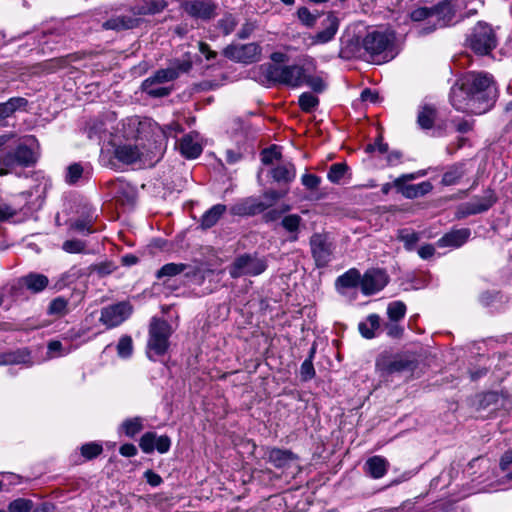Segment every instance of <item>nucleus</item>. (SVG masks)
Here are the masks:
<instances>
[{
	"label": "nucleus",
	"mask_w": 512,
	"mask_h": 512,
	"mask_svg": "<svg viewBox=\"0 0 512 512\" xmlns=\"http://www.w3.org/2000/svg\"><path fill=\"white\" fill-rule=\"evenodd\" d=\"M497 90L491 76L483 73H467L452 86L450 102L461 112L483 114L496 100Z\"/></svg>",
	"instance_id": "f257e3e1"
},
{
	"label": "nucleus",
	"mask_w": 512,
	"mask_h": 512,
	"mask_svg": "<svg viewBox=\"0 0 512 512\" xmlns=\"http://www.w3.org/2000/svg\"><path fill=\"white\" fill-rule=\"evenodd\" d=\"M115 158L126 165L153 166L162 156V148L156 143L148 145L136 140L124 142L115 146Z\"/></svg>",
	"instance_id": "f03ea898"
},
{
	"label": "nucleus",
	"mask_w": 512,
	"mask_h": 512,
	"mask_svg": "<svg viewBox=\"0 0 512 512\" xmlns=\"http://www.w3.org/2000/svg\"><path fill=\"white\" fill-rule=\"evenodd\" d=\"M393 33L387 31H372L362 39L359 56L365 57L368 61L382 64L394 58L393 54Z\"/></svg>",
	"instance_id": "7ed1b4c3"
},
{
	"label": "nucleus",
	"mask_w": 512,
	"mask_h": 512,
	"mask_svg": "<svg viewBox=\"0 0 512 512\" xmlns=\"http://www.w3.org/2000/svg\"><path fill=\"white\" fill-rule=\"evenodd\" d=\"M37 141L33 136L26 137L14 152L0 155V175H6L15 166H30L36 161Z\"/></svg>",
	"instance_id": "20e7f679"
},
{
	"label": "nucleus",
	"mask_w": 512,
	"mask_h": 512,
	"mask_svg": "<svg viewBox=\"0 0 512 512\" xmlns=\"http://www.w3.org/2000/svg\"><path fill=\"white\" fill-rule=\"evenodd\" d=\"M172 333V327L166 320L152 318L147 343V355L150 359H154V356H162L167 352Z\"/></svg>",
	"instance_id": "39448f33"
},
{
	"label": "nucleus",
	"mask_w": 512,
	"mask_h": 512,
	"mask_svg": "<svg viewBox=\"0 0 512 512\" xmlns=\"http://www.w3.org/2000/svg\"><path fill=\"white\" fill-rule=\"evenodd\" d=\"M466 43L474 53L484 56L496 48L497 37L489 24L480 21L467 35Z\"/></svg>",
	"instance_id": "423d86ee"
},
{
	"label": "nucleus",
	"mask_w": 512,
	"mask_h": 512,
	"mask_svg": "<svg viewBox=\"0 0 512 512\" xmlns=\"http://www.w3.org/2000/svg\"><path fill=\"white\" fill-rule=\"evenodd\" d=\"M376 372L383 381H391L394 376L405 371H412L414 361L405 355L382 354L376 360Z\"/></svg>",
	"instance_id": "0eeeda50"
},
{
	"label": "nucleus",
	"mask_w": 512,
	"mask_h": 512,
	"mask_svg": "<svg viewBox=\"0 0 512 512\" xmlns=\"http://www.w3.org/2000/svg\"><path fill=\"white\" fill-rule=\"evenodd\" d=\"M264 74L270 82L296 88L303 85L305 69L299 65L279 66L269 64L264 68Z\"/></svg>",
	"instance_id": "6e6552de"
},
{
	"label": "nucleus",
	"mask_w": 512,
	"mask_h": 512,
	"mask_svg": "<svg viewBox=\"0 0 512 512\" xmlns=\"http://www.w3.org/2000/svg\"><path fill=\"white\" fill-rule=\"evenodd\" d=\"M267 268L264 259L242 255L238 257L229 269L231 277L238 278L244 275L257 276L263 273Z\"/></svg>",
	"instance_id": "1a4fd4ad"
},
{
	"label": "nucleus",
	"mask_w": 512,
	"mask_h": 512,
	"mask_svg": "<svg viewBox=\"0 0 512 512\" xmlns=\"http://www.w3.org/2000/svg\"><path fill=\"white\" fill-rule=\"evenodd\" d=\"M224 55L235 62L248 64L260 60L261 48L257 43L231 44L224 49Z\"/></svg>",
	"instance_id": "9d476101"
},
{
	"label": "nucleus",
	"mask_w": 512,
	"mask_h": 512,
	"mask_svg": "<svg viewBox=\"0 0 512 512\" xmlns=\"http://www.w3.org/2000/svg\"><path fill=\"white\" fill-rule=\"evenodd\" d=\"M268 461L276 468L283 469L287 472V476L295 477L300 471V467L297 463L298 457L290 450H284L279 448H272L267 452Z\"/></svg>",
	"instance_id": "9b49d317"
},
{
	"label": "nucleus",
	"mask_w": 512,
	"mask_h": 512,
	"mask_svg": "<svg viewBox=\"0 0 512 512\" xmlns=\"http://www.w3.org/2000/svg\"><path fill=\"white\" fill-rule=\"evenodd\" d=\"M191 67V57L189 54H186L183 59H178L171 62L169 67L156 71L149 78L157 82L158 84H164L175 80L183 73H187L191 69Z\"/></svg>",
	"instance_id": "f8f14e48"
},
{
	"label": "nucleus",
	"mask_w": 512,
	"mask_h": 512,
	"mask_svg": "<svg viewBox=\"0 0 512 512\" xmlns=\"http://www.w3.org/2000/svg\"><path fill=\"white\" fill-rule=\"evenodd\" d=\"M313 258L318 267H325L332 258V244L326 235L314 234L310 239Z\"/></svg>",
	"instance_id": "ddd939ff"
},
{
	"label": "nucleus",
	"mask_w": 512,
	"mask_h": 512,
	"mask_svg": "<svg viewBox=\"0 0 512 512\" xmlns=\"http://www.w3.org/2000/svg\"><path fill=\"white\" fill-rule=\"evenodd\" d=\"M131 313V306L126 302L104 307L101 310L100 321L109 328L121 324Z\"/></svg>",
	"instance_id": "4468645a"
},
{
	"label": "nucleus",
	"mask_w": 512,
	"mask_h": 512,
	"mask_svg": "<svg viewBox=\"0 0 512 512\" xmlns=\"http://www.w3.org/2000/svg\"><path fill=\"white\" fill-rule=\"evenodd\" d=\"M183 9L191 17L207 21L215 16L216 4L212 0H191L183 4Z\"/></svg>",
	"instance_id": "2eb2a0df"
},
{
	"label": "nucleus",
	"mask_w": 512,
	"mask_h": 512,
	"mask_svg": "<svg viewBox=\"0 0 512 512\" xmlns=\"http://www.w3.org/2000/svg\"><path fill=\"white\" fill-rule=\"evenodd\" d=\"M323 29L312 37L313 44H326L332 41L339 29L340 20L335 12H328L322 21Z\"/></svg>",
	"instance_id": "dca6fc26"
},
{
	"label": "nucleus",
	"mask_w": 512,
	"mask_h": 512,
	"mask_svg": "<svg viewBox=\"0 0 512 512\" xmlns=\"http://www.w3.org/2000/svg\"><path fill=\"white\" fill-rule=\"evenodd\" d=\"M139 446L147 454L152 453L154 450L164 454L169 451L171 440L167 435L158 436L154 432H146L142 435Z\"/></svg>",
	"instance_id": "f3484780"
},
{
	"label": "nucleus",
	"mask_w": 512,
	"mask_h": 512,
	"mask_svg": "<svg viewBox=\"0 0 512 512\" xmlns=\"http://www.w3.org/2000/svg\"><path fill=\"white\" fill-rule=\"evenodd\" d=\"M387 282L388 278L383 270H368L361 279V289L366 295L374 294L383 289Z\"/></svg>",
	"instance_id": "a211bd4d"
},
{
	"label": "nucleus",
	"mask_w": 512,
	"mask_h": 512,
	"mask_svg": "<svg viewBox=\"0 0 512 512\" xmlns=\"http://www.w3.org/2000/svg\"><path fill=\"white\" fill-rule=\"evenodd\" d=\"M180 153L188 158H197L202 153V144L200 135L197 132H191L183 136L178 143Z\"/></svg>",
	"instance_id": "6ab92c4d"
},
{
	"label": "nucleus",
	"mask_w": 512,
	"mask_h": 512,
	"mask_svg": "<svg viewBox=\"0 0 512 512\" xmlns=\"http://www.w3.org/2000/svg\"><path fill=\"white\" fill-rule=\"evenodd\" d=\"M28 100L24 97H11L6 102L0 103V125L5 126L6 120L14 116L16 112L27 110Z\"/></svg>",
	"instance_id": "aec40b11"
},
{
	"label": "nucleus",
	"mask_w": 512,
	"mask_h": 512,
	"mask_svg": "<svg viewBox=\"0 0 512 512\" xmlns=\"http://www.w3.org/2000/svg\"><path fill=\"white\" fill-rule=\"evenodd\" d=\"M496 202V197L491 190L484 192L482 196L471 199L464 205L466 214H478L487 211Z\"/></svg>",
	"instance_id": "412c9836"
},
{
	"label": "nucleus",
	"mask_w": 512,
	"mask_h": 512,
	"mask_svg": "<svg viewBox=\"0 0 512 512\" xmlns=\"http://www.w3.org/2000/svg\"><path fill=\"white\" fill-rule=\"evenodd\" d=\"M111 193L123 205H132L136 197L133 187L120 179L111 183Z\"/></svg>",
	"instance_id": "4be33fe9"
},
{
	"label": "nucleus",
	"mask_w": 512,
	"mask_h": 512,
	"mask_svg": "<svg viewBox=\"0 0 512 512\" xmlns=\"http://www.w3.org/2000/svg\"><path fill=\"white\" fill-rule=\"evenodd\" d=\"M269 173L278 183H290L296 177V168L290 161H280Z\"/></svg>",
	"instance_id": "5701e85b"
},
{
	"label": "nucleus",
	"mask_w": 512,
	"mask_h": 512,
	"mask_svg": "<svg viewBox=\"0 0 512 512\" xmlns=\"http://www.w3.org/2000/svg\"><path fill=\"white\" fill-rule=\"evenodd\" d=\"M470 237L469 229H459L445 234L437 241L438 247L458 248L462 246Z\"/></svg>",
	"instance_id": "b1692460"
},
{
	"label": "nucleus",
	"mask_w": 512,
	"mask_h": 512,
	"mask_svg": "<svg viewBox=\"0 0 512 512\" xmlns=\"http://www.w3.org/2000/svg\"><path fill=\"white\" fill-rule=\"evenodd\" d=\"M454 16V9L449 1H444L440 4H438L433 10H432V17L434 21V26L443 27L448 25Z\"/></svg>",
	"instance_id": "393cba45"
},
{
	"label": "nucleus",
	"mask_w": 512,
	"mask_h": 512,
	"mask_svg": "<svg viewBox=\"0 0 512 512\" xmlns=\"http://www.w3.org/2000/svg\"><path fill=\"white\" fill-rule=\"evenodd\" d=\"M269 205L255 199H246L231 207L234 215H254L264 211Z\"/></svg>",
	"instance_id": "a878e982"
},
{
	"label": "nucleus",
	"mask_w": 512,
	"mask_h": 512,
	"mask_svg": "<svg viewBox=\"0 0 512 512\" xmlns=\"http://www.w3.org/2000/svg\"><path fill=\"white\" fill-rule=\"evenodd\" d=\"M22 286L33 293L42 292L49 284L48 277L40 273H29L20 279Z\"/></svg>",
	"instance_id": "bb28decb"
},
{
	"label": "nucleus",
	"mask_w": 512,
	"mask_h": 512,
	"mask_svg": "<svg viewBox=\"0 0 512 512\" xmlns=\"http://www.w3.org/2000/svg\"><path fill=\"white\" fill-rule=\"evenodd\" d=\"M365 467L371 477L378 479L386 474L388 462L381 456H373L366 461Z\"/></svg>",
	"instance_id": "cd10ccee"
},
{
	"label": "nucleus",
	"mask_w": 512,
	"mask_h": 512,
	"mask_svg": "<svg viewBox=\"0 0 512 512\" xmlns=\"http://www.w3.org/2000/svg\"><path fill=\"white\" fill-rule=\"evenodd\" d=\"M227 208L223 204H216L207 210L201 218V227L209 229L213 227L222 215L226 212Z\"/></svg>",
	"instance_id": "c85d7f7f"
},
{
	"label": "nucleus",
	"mask_w": 512,
	"mask_h": 512,
	"mask_svg": "<svg viewBox=\"0 0 512 512\" xmlns=\"http://www.w3.org/2000/svg\"><path fill=\"white\" fill-rule=\"evenodd\" d=\"M425 173H419V174H415V173H410V174H404V175H401L400 177H398L397 179H395L394 181V185L397 187V188H402V193L405 197L407 198H416V197H419L420 195L418 194V190H417V187L416 185H407V186H404V183L407 182V181H410V180H414L416 179L418 176H424Z\"/></svg>",
	"instance_id": "c756f323"
},
{
	"label": "nucleus",
	"mask_w": 512,
	"mask_h": 512,
	"mask_svg": "<svg viewBox=\"0 0 512 512\" xmlns=\"http://www.w3.org/2000/svg\"><path fill=\"white\" fill-rule=\"evenodd\" d=\"M137 19L130 16H116L103 23L105 29L122 30L131 29L137 25Z\"/></svg>",
	"instance_id": "7c9ffc66"
},
{
	"label": "nucleus",
	"mask_w": 512,
	"mask_h": 512,
	"mask_svg": "<svg viewBox=\"0 0 512 512\" xmlns=\"http://www.w3.org/2000/svg\"><path fill=\"white\" fill-rule=\"evenodd\" d=\"M436 119V109L431 105L420 107L417 122L422 129H431Z\"/></svg>",
	"instance_id": "2f4dec72"
},
{
	"label": "nucleus",
	"mask_w": 512,
	"mask_h": 512,
	"mask_svg": "<svg viewBox=\"0 0 512 512\" xmlns=\"http://www.w3.org/2000/svg\"><path fill=\"white\" fill-rule=\"evenodd\" d=\"M380 327V317L377 314L369 315L364 322L359 324L361 335L367 339L375 336L374 331Z\"/></svg>",
	"instance_id": "473e14b6"
},
{
	"label": "nucleus",
	"mask_w": 512,
	"mask_h": 512,
	"mask_svg": "<svg viewBox=\"0 0 512 512\" xmlns=\"http://www.w3.org/2000/svg\"><path fill=\"white\" fill-rule=\"evenodd\" d=\"M142 89L145 93L152 97H165L170 94L171 88L158 84L150 78H147L142 83Z\"/></svg>",
	"instance_id": "72a5a7b5"
},
{
	"label": "nucleus",
	"mask_w": 512,
	"mask_h": 512,
	"mask_svg": "<svg viewBox=\"0 0 512 512\" xmlns=\"http://www.w3.org/2000/svg\"><path fill=\"white\" fill-rule=\"evenodd\" d=\"M68 304L69 301L64 297H56L49 303L47 313L51 316L63 317L69 312Z\"/></svg>",
	"instance_id": "f704fd0d"
},
{
	"label": "nucleus",
	"mask_w": 512,
	"mask_h": 512,
	"mask_svg": "<svg viewBox=\"0 0 512 512\" xmlns=\"http://www.w3.org/2000/svg\"><path fill=\"white\" fill-rule=\"evenodd\" d=\"M406 305L402 301H392L387 306V315L390 322H398L406 315Z\"/></svg>",
	"instance_id": "c9c22d12"
},
{
	"label": "nucleus",
	"mask_w": 512,
	"mask_h": 512,
	"mask_svg": "<svg viewBox=\"0 0 512 512\" xmlns=\"http://www.w3.org/2000/svg\"><path fill=\"white\" fill-rule=\"evenodd\" d=\"M397 238L404 243V247L407 251H412L420 240V233L402 229L399 230Z\"/></svg>",
	"instance_id": "e433bc0d"
},
{
	"label": "nucleus",
	"mask_w": 512,
	"mask_h": 512,
	"mask_svg": "<svg viewBox=\"0 0 512 512\" xmlns=\"http://www.w3.org/2000/svg\"><path fill=\"white\" fill-rule=\"evenodd\" d=\"M302 219L299 215L291 214L287 215L283 218L281 224L283 228L289 233L293 234L290 237V240L296 241L298 239L297 232L300 226Z\"/></svg>",
	"instance_id": "4c0bfd02"
},
{
	"label": "nucleus",
	"mask_w": 512,
	"mask_h": 512,
	"mask_svg": "<svg viewBox=\"0 0 512 512\" xmlns=\"http://www.w3.org/2000/svg\"><path fill=\"white\" fill-rule=\"evenodd\" d=\"M360 273L356 269H350L337 279V284L345 288L356 287L361 284Z\"/></svg>",
	"instance_id": "58836bf2"
},
{
	"label": "nucleus",
	"mask_w": 512,
	"mask_h": 512,
	"mask_svg": "<svg viewBox=\"0 0 512 512\" xmlns=\"http://www.w3.org/2000/svg\"><path fill=\"white\" fill-rule=\"evenodd\" d=\"M307 85L310 87L314 92L321 93L325 90L326 84L324 79L319 74H310L305 69V76L303 79V85Z\"/></svg>",
	"instance_id": "ea45409f"
},
{
	"label": "nucleus",
	"mask_w": 512,
	"mask_h": 512,
	"mask_svg": "<svg viewBox=\"0 0 512 512\" xmlns=\"http://www.w3.org/2000/svg\"><path fill=\"white\" fill-rule=\"evenodd\" d=\"M348 166L345 163L332 164L327 173V178L331 183L339 184L344 178Z\"/></svg>",
	"instance_id": "a19ab883"
},
{
	"label": "nucleus",
	"mask_w": 512,
	"mask_h": 512,
	"mask_svg": "<svg viewBox=\"0 0 512 512\" xmlns=\"http://www.w3.org/2000/svg\"><path fill=\"white\" fill-rule=\"evenodd\" d=\"M298 103L304 112L309 113L316 109L319 104V99L310 92H304L299 96Z\"/></svg>",
	"instance_id": "79ce46f5"
},
{
	"label": "nucleus",
	"mask_w": 512,
	"mask_h": 512,
	"mask_svg": "<svg viewBox=\"0 0 512 512\" xmlns=\"http://www.w3.org/2000/svg\"><path fill=\"white\" fill-rule=\"evenodd\" d=\"M186 265L179 263H168L165 264L161 269H159L156 273V277L161 279L163 277H173L180 273H182L186 269Z\"/></svg>",
	"instance_id": "37998d69"
},
{
	"label": "nucleus",
	"mask_w": 512,
	"mask_h": 512,
	"mask_svg": "<svg viewBox=\"0 0 512 512\" xmlns=\"http://www.w3.org/2000/svg\"><path fill=\"white\" fill-rule=\"evenodd\" d=\"M143 428L142 419L139 417L131 418L125 420L122 425L121 429L128 437H133L137 433H139Z\"/></svg>",
	"instance_id": "c03bdc74"
},
{
	"label": "nucleus",
	"mask_w": 512,
	"mask_h": 512,
	"mask_svg": "<svg viewBox=\"0 0 512 512\" xmlns=\"http://www.w3.org/2000/svg\"><path fill=\"white\" fill-rule=\"evenodd\" d=\"M281 157L280 148L275 145L266 148L261 152V161L264 165H271L275 162L279 163L281 161Z\"/></svg>",
	"instance_id": "a18cd8bd"
},
{
	"label": "nucleus",
	"mask_w": 512,
	"mask_h": 512,
	"mask_svg": "<svg viewBox=\"0 0 512 512\" xmlns=\"http://www.w3.org/2000/svg\"><path fill=\"white\" fill-rule=\"evenodd\" d=\"M117 354L119 357L126 359L129 358L133 353V342L132 338L128 335L122 336L117 344Z\"/></svg>",
	"instance_id": "49530a36"
},
{
	"label": "nucleus",
	"mask_w": 512,
	"mask_h": 512,
	"mask_svg": "<svg viewBox=\"0 0 512 512\" xmlns=\"http://www.w3.org/2000/svg\"><path fill=\"white\" fill-rule=\"evenodd\" d=\"M464 174L465 172L462 166H453L444 173L442 183L448 186L454 185L464 176Z\"/></svg>",
	"instance_id": "de8ad7c7"
},
{
	"label": "nucleus",
	"mask_w": 512,
	"mask_h": 512,
	"mask_svg": "<svg viewBox=\"0 0 512 512\" xmlns=\"http://www.w3.org/2000/svg\"><path fill=\"white\" fill-rule=\"evenodd\" d=\"M48 355L50 358L62 357L69 354L74 347L69 345L64 347L60 341L54 340L48 344Z\"/></svg>",
	"instance_id": "09e8293b"
},
{
	"label": "nucleus",
	"mask_w": 512,
	"mask_h": 512,
	"mask_svg": "<svg viewBox=\"0 0 512 512\" xmlns=\"http://www.w3.org/2000/svg\"><path fill=\"white\" fill-rule=\"evenodd\" d=\"M297 16L303 25L311 28V27L315 26L317 19L319 17V14L311 12L306 7H300L297 10Z\"/></svg>",
	"instance_id": "8fccbe9b"
},
{
	"label": "nucleus",
	"mask_w": 512,
	"mask_h": 512,
	"mask_svg": "<svg viewBox=\"0 0 512 512\" xmlns=\"http://www.w3.org/2000/svg\"><path fill=\"white\" fill-rule=\"evenodd\" d=\"M62 249L71 254L85 253L86 243L78 239L66 240L62 244Z\"/></svg>",
	"instance_id": "3c124183"
},
{
	"label": "nucleus",
	"mask_w": 512,
	"mask_h": 512,
	"mask_svg": "<svg viewBox=\"0 0 512 512\" xmlns=\"http://www.w3.org/2000/svg\"><path fill=\"white\" fill-rule=\"evenodd\" d=\"M166 6L167 2L165 0H147L145 1V7H142L140 12L155 14L162 11Z\"/></svg>",
	"instance_id": "603ef678"
},
{
	"label": "nucleus",
	"mask_w": 512,
	"mask_h": 512,
	"mask_svg": "<svg viewBox=\"0 0 512 512\" xmlns=\"http://www.w3.org/2000/svg\"><path fill=\"white\" fill-rule=\"evenodd\" d=\"M238 24V20L232 14L225 15L222 19L219 20L218 26L223 31L225 35L230 34L234 31L235 27Z\"/></svg>",
	"instance_id": "864d4df0"
},
{
	"label": "nucleus",
	"mask_w": 512,
	"mask_h": 512,
	"mask_svg": "<svg viewBox=\"0 0 512 512\" xmlns=\"http://www.w3.org/2000/svg\"><path fill=\"white\" fill-rule=\"evenodd\" d=\"M102 446L95 442L84 444L81 447V454L86 459L90 460L97 457L102 452Z\"/></svg>",
	"instance_id": "5fc2aeb1"
},
{
	"label": "nucleus",
	"mask_w": 512,
	"mask_h": 512,
	"mask_svg": "<svg viewBox=\"0 0 512 512\" xmlns=\"http://www.w3.org/2000/svg\"><path fill=\"white\" fill-rule=\"evenodd\" d=\"M82 174H83V167L80 164L74 163V164L70 165L67 168V174H66L67 183L75 184L82 177Z\"/></svg>",
	"instance_id": "6e6d98bb"
},
{
	"label": "nucleus",
	"mask_w": 512,
	"mask_h": 512,
	"mask_svg": "<svg viewBox=\"0 0 512 512\" xmlns=\"http://www.w3.org/2000/svg\"><path fill=\"white\" fill-rule=\"evenodd\" d=\"M26 354L24 352L8 353L3 355V359L0 360V364H19L26 362Z\"/></svg>",
	"instance_id": "4d7b16f0"
},
{
	"label": "nucleus",
	"mask_w": 512,
	"mask_h": 512,
	"mask_svg": "<svg viewBox=\"0 0 512 512\" xmlns=\"http://www.w3.org/2000/svg\"><path fill=\"white\" fill-rule=\"evenodd\" d=\"M302 185L309 190H314L321 184V178L315 174L306 173L301 177Z\"/></svg>",
	"instance_id": "13d9d810"
},
{
	"label": "nucleus",
	"mask_w": 512,
	"mask_h": 512,
	"mask_svg": "<svg viewBox=\"0 0 512 512\" xmlns=\"http://www.w3.org/2000/svg\"><path fill=\"white\" fill-rule=\"evenodd\" d=\"M411 18L414 21L428 20V23H434L432 17V10L428 8H418L411 13Z\"/></svg>",
	"instance_id": "bf43d9fd"
},
{
	"label": "nucleus",
	"mask_w": 512,
	"mask_h": 512,
	"mask_svg": "<svg viewBox=\"0 0 512 512\" xmlns=\"http://www.w3.org/2000/svg\"><path fill=\"white\" fill-rule=\"evenodd\" d=\"M31 509V502L25 499H17L10 503V512H28Z\"/></svg>",
	"instance_id": "052dcab7"
},
{
	"label": "nucleus",
	"mask_w": 512,
	"mask_h": 512,
	"mask_svg": "<svg viewBox=\"0 0 512 512\" xmlns=\"http://www.w3.org/2000/svg\"><path fill=\"white\" fill-rule=\"evenodd\" d=\"M300 374L303 380H309L315 375L313 363L310 359H306L300 368Z\"/></svg>",
	"instance_id": "680f3d73"
},
{
	"label": "nucleus",
	"mask_w": 512,
	"mask_h": 512,
	"mask_svg": "<svg viewBox=\"0 0 512 512\" xmlns=\"http://www.w3.org/2000/svg\"><path fill=\"white\" fill-rule=\"evenodd\" d=\"M71 228L82 234H90L94 232V230L91 229L90 222L85 220L75 221L71 224Z\"/></svg>",
	"instance_id": "e2e57ef3"
},
{
	"label": "nucleus",
	"mask_w": 512,
	"mask_h": 512,
	"mask_svg": "<svg viewBox=\"0 0 512 512\" xmlns=\"http://www.w3.org/2000/svg\"><path fill=\"white\" fill-rule=\"evenodd\" d=\"M16 213V209L11 207L10 205L5 203L0 204V221L7 220L16 215Z\"/></svg>",
	"instance_id": "0e129e2a"
},
{
	"label": "nucleus",
	"mask_w": 512,
	"mask_h": 512,
	"mask_svg": "<svg viewBox=\"0 0 512 512\" xmlns=\"http://www.w3.org/2000/svg\"><path fill=\"white\" fill-rule=\"evenodd\" d=\"M144 477L146 481L153 487H157L163 482L161 476L152 470H147L144 473Z\"/></svg>",
	"instance_id": "69168bd1"
},
{
	"label": "nucleus",
	"mask_w": 512,
	"mask_h": 512,
	"mask_svg": "<svg viewBox=\"0 0 512 512\" xmlns=\"http://www.w3.org/2000/svg\"><path fill=\"white\" fill-rule=\"evenodd\" d=\"M435 254V247L431 244H426L418 249V255L420 258L427 260L433 257Z\"/></svg>",
	"instance_id": "338daca9"
},
{
	"label": "nucleus",
	"mask_w": 512,
	"mask_h": 512,
	"mask_svg": "<svg viewBox=\"0 0 512 512\" xmlns=\"http://www.w3.org/2000/svg\"><path fill=\"white\" fill-rule=\"evenodd\" d=\"M368 152L378 150L380 153H386L388 151V145L383 143L382 137H379L375 143L369 144L366 148Z\"/></svg>",
	"instance_id": "774afa93"
}]
</instances>
